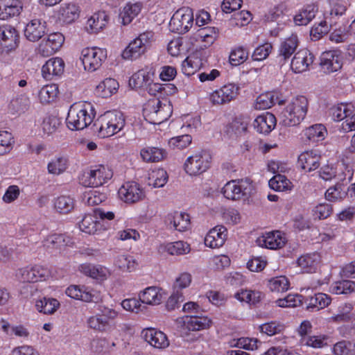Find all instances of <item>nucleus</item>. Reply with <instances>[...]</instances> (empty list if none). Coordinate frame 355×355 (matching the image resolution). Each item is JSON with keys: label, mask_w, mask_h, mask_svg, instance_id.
I'll use <instances>...</instances> for the list:
<instances>
[{"label": "nucleus", "mask_w": 355, "mask_h": 355, "mask_svg": "<svg viewBox=\"0 0 355 355\" xmlns=\"http://www.w3.org/2000/svg\"><path fill=\"white\" fill-rule=\"evenodd\" d=\"M141 335L146 342L157 349H165L169 345L166 335L153 328L143 329Z\"/></svg>", "instance_id": "dca6fc26"}, {"label": "nucleus", "mask_w": 355, "mask_h": 355, "mask_svg": "<svg viewBox=\"0 0 355 355\" xmlns=\"http://www.w3.org/2000/svg\"><path fill=\"white\" fill-rule=\"evenodd\" d=\"M21 10L22 3L19 0H0V19L17 16Z\"/></svg>", "instance_id": "b1692460"}, {"label": "nucleus", "mask_w": 355, "mask_h": 355, "mask_svg": "<svg viewBox=\"0 0 355 355\" xmlns=\"http://www.w3.org/2000/svg\"><path fill=\"white\" fill-rule=\"evenodd\" d=\"M351 106L347 104H338L334 105L330 110V114L334 121H340L343 119H347L349 115H351L353 110L350 107Z\"/></svg>", "instance_id": "37998d69"}, {"label": "nucleus", "mask_w": 355, "mask_h": 355, "mask_svg": "<svg viewBox=\"0 0 355 355\" xmlns=\"http://www.w3.org/2000/svg\"><path fill=\"white\" fill-rule=\"evenodd\" d=\"M251 191V186L246 180H231L223 188L224 196L230 200H238L248 198Z\"/></svg>", "instance_id": "9d476101"}, {"label": "nucleus", "mask_w": 355, "mask_h": 355, "mask_svg": "<svg viewBox=\"0 0 355 355\" xmlns=\"http://www.w3.org/2000/svg\"><path fill=\"white\" fill-rule=\"evenodd\" d=\"M69 238L61 234H54L48 236L43 241L46 248L58 249L68 244Z\"/></svg>", "instance_id": "58836bf2"}, {"label": "nucleus", "mask_w": 355, "mask_h": 355, "mask_svg": "<svg viewBox=\"0 0 355 355\" xmlns=\"http://www.w3.org/2000/svg\"><path fill=\"white\" fill-rule=\"evenodd\" d=\"M249 120L243 116L236 117L225 127V132L230 138L239 137L248 132Z\"/></svg>", "instance_id": "5701e85b"}, {"label": "nucleus", "mask_w": 355, "mask_h": 355, "mask_svg": "<svg viewBox=\"0 0 355 355\" xmlns=\"http://www.w3.org/2000/svg\"><path fill=\"white\" fill-rule=\"evenodd\" d=\"M197 37L205 42V47L212 44L218 37V30L215 27H205L198 31Z\"/></svg>", "instance_id": "a19ab883"}, {"label": "nucleus", "mask_w": 355, "mask_h": 355, "mask_svg": "<svg viewBox=\"0 0 355 355\" xmlns=\"http://www.w3.org/2000/svg\"><path fill=\"white\" fill-rule=\"evenodd\" d=\"M119 196L128 204H135L143 200L146 197L143 188L136 182H125L119 189Z\"/></svg>", "instance_id": "9b49d317"}, {"label": "nucleus", "mask_w": 355, "mask_h": 355, "mask_svg": "<svg viewBox=\"0 0 355 355\" xmlns=\"http://www.w3.org/2000/svg\"><path fill=\"white\" fill-rule=\"evenodd\" d=\"M320 66L327 74L337 71L343 66L342 56L336 51L323 52L320 56Z\"/></svg>", "instance_id": "f8f14e48"}, {"label": "nucleus", "mask_w": 355, "mask_h": 355, "mask_svg": "<svg viewBox=\"0 0 355 355\" xmlns=\"http://www.w3.org/2000/svg\"><path fill=\"white\" fill-rule=\"evenodd\" d=\"M259 329L261 333L271 336L282 334L285 329V326L279 322L271 321L261 324Z\"/></svg>", "instance_id": "8fccbe9b"}, {"label": "nucleus", "mask_w": 355, "mask_h": 355, "mask_svg": "<svg viewBox=\"0 0 355 355\" xmlns=\"http://www.w3.org/2000/svg\"><path fill=\"white\" fill-rule=\"evenodd\" d=\"M184 323L189 331H200L209 328L211 320L205 316L191 315L185 317Z\"/></svg>", "instance_id": "c85d7f7f"}, {"label": "nucleus", "mask_w": 355, "mask_h": 355, "mask_svg": "<svg viewBox=\"0 0 355 355\" xmlns=\"http://www.w3.org/2000/svg\"><path fill=\"white\" fill-rule=\"evenodd\" d=\"M272 49V46L270 43L266 42L259 45L254 49L252 55V58L255 61H262L268 57Z\"/></svg>", "instance_id": "338daca9"}, {"label": "nucleus", "mask_w": 355, "mask_h": 355, "mask_svg": "<svg viewBox=\"0 0 355 355\" xmlns=\"http://www.w3.org/2000/svg\"><path fill=\"white\" fill-rule=\"evenodd\" d=\"M320 261V255L313 253L301 256L297 259V263L303 272H313L315 271Z\"/></svg>", "instance_id": "c756f323"}, {"label": "nucleus", "mask_w": 355, "mask_h": 355, "mask_svg": "<svg viewBox=\"0 0 355 355\" xmlns=\"http://www.w3.org/2000/svg\"><path fill=\"white\" fill-rule=\"evenodd\" d=\"M328 20L327 15L324 17V19L322 20L318 24H315L311 29L310 35L313 40H318L324 34H327L330 31L329 21Z\"/></svg>", "instance_id": "79ce46f5"}, {"label": "nucleus", "mask_w": 355, "mask_h": 355, "mask_svg": "<svg viewBox=\"0 0 355 355\" xmlns=\"http://www.w3.org/2000/svg\"><path fill=\"white\" fill-rule=\"evenodd\" d=\"M97 219L94 218V216L91 215L85 216L83 220L79 223V227L82 232L87 234H94L97 230Z\"/></svg>", "instance_id": "0e129e2a"}, {"label": "nucleus", "mask_w": 355, "mask_h": 355, "mask_svg": "<svg viewBox=\"0 0 355 355\" xmlns=\"http://www.w3.org/2000/svg\"><path fill=\"white\" fill-rule=\"evenodd\" d=\"M66 294L73 299L80 300L86 302L97 303L100 300L98 291L88 287L71 285L66 290Z\"/></svg>", "instance_id": "ddd939ff"}, {"label": "nucleus", "mask_w": 355, "mask_h": 355, "mask_svg": "<svg viewBox=\"0 0 355 355\" xmlns=\"http://www.w3.org/2000/svg\"><path fill=\"white\" fill-rule=\"evenodd\" d=\"M335 153V147L331 144H318L315 145L312 148H308L304 150L300 155H304L305 154L311 155H326V154Z\"/></svg>", "instance_id": "3c124183"}, {"label": "nucleus", "mask_w": 355, "mask_h": 355, "mask_svg": "<svg viewBox=\"0 0 355 355\" xmlns=\"http://www.w3.org/2000/svg\"><path fill=\"white\" fill-rule=\"evenodd\" d=\"M58 94V88L56 85H46L40 89L39 97L42 103H49L56 98Z\"/></svg>", "instance_id": "c03bdc74"}, {"label": "nucleus", "mask_w": 355, "mask_h": 355, "mask_svg": "<svg viewBox=\"0 0 355 355\" xmlns=\"http://www.w3.org/2000/svg\"><path fill=\"white\" fill-rule=\"evenodd\" d=\"M75 200L69 196H60L54 201V207L60 214H68L74 208Z\"/></svg>", "instance_id": "e433bc0d"}, {"label": "nucleus", "mask_w": 355, "mask_h": 355, "mask_svg": "<svg viewBox=\"0 0 355 355\" xmlns=\"http://www.w3.org/2000/svg\"><path fill=\"white\" fill-rule=\"evenodd\" d=\"M64 62L60 58L49 59L43 65L42 73L45 79H51L52 76L61 75L64 71Z\"/></svg>", "instance_id": "a878e982"}, {"label": "nucleus", "mask_w": 355, "mask_h": 355, "mask_svg": "<svg viewBox=\"0 0 355 355\" xmlns=\"http://www.w3.org/2000/svg\"><path fill=\"white\" fill-rule=\"evenodd\" d=\"M108 21V16L104 11L95 13L89 19V25L94 31L102 30Z\"/></svg>", "instance_id": "864d4df0"}, {"label": "nucleus", "mask_w": 355, "mask_h": 355, "mask_svg": "<svg viewBox=\"0 0 355 355\" xmlns=\"http://www.w3.org/2000/svg\"><path fill=\"white\" fill-rule=\"evenodd\" d=\"M124 125L125 119L121 112L108 111L97 119L94 128L98 137L105 138L120 131Z\"/></svg>", "instance_id": "f03ea898"}, {"label": "nucleus", "mask_w": 355, "mask_h": 355, "mask_svg": "<svg viewBox=\"0 0 355 355\" xmlns=\"http://www.w3.org/2000/svg\"><path fill=\"white\" fill-rule=\"evenodd\" d=\"M239 87L234 84H227L210 94V101L214 105H222L234 99L239 94Z\"/></svg>", "instance_id": "4468645a"}, {"label": "nucleus", "mask_w": 355, "mask_h": 355, "mask_svg": "<svg viewBox=\"0 0 355 355\" xmlns=\"http://www.w3.org/2000/svg\"><path fill=\"white\" fill-rule=\"evenodd\" d=\"M46 33V21L34 19L28 22L24 29V35L31 42L40 40Z\"/></svg>", "instance_id": "6ab92c4d"}, {"label": "nucleus", "mask_w": 355, "mask_h": 355, "mask_svg": "<svg viewBox=\"0 0 355 355\" xmlns=\"http://www.w3.org/2000/svg\"><path fill=\"white\" fill-rule=\"evenodd\" d=\"M17 35L10 26H0V51H10L16 46Z\"/></svg>", "instance_id": "412c9836"}, {"label": "nucleus", "mask_w": 355, "mask_h": 355, "mask_svg": "<svg viewBox=\"0 0 355 355\" xmlns=\"http://www.w3.org/2000/svg\"><path fill=\"white\" fill-rule=\"evenodd\" d=\"M234 297L241 302L255 304L260 301L261 294L252 291L241 290L235 293Z\"/></svg>", "instance_id": "052dcab7"}, {"label": "nucleus", "mask_w": 355, "mask_h": 355, "mask_svg": "<svg viewBox=\"0 0 355 355\" xmlns=\"http://www.w3.org/2000/svg\"><path fill=\"white\" fill-rule=\"evenodd\" d=\"M253 125L258 132L268 134L276 125V118L272 113L266 112L258 116L254 119Z\"/></svg>", "instance_id": "393cba45"}, {"label": "nucleus", "mask_w": 355, "mask_h": 355, "mask_svg": "<svg viewBox=\"0 0 355 355\" xmlns=\"http://www.w3.org/2000/svg\"><path fill=\"white\" fill-rule=\"evenodd\" d=\"M59 306L60 303L56 299L46 297L37 300L35 304L37 310L44 314L53 313Z\"/></svg>", "instance_id": "4c0bfd02"}, {"label": "nucleus", "mask_w": 355, "mask_h": 355, "mask_svg": "<svg viewBox=\"0 0 355 355\" xmlns=\"http://www.w3.org/2000/svg\"><path fill=\"white\" fill-rule=\"evenodd\" d=\"M114 264L121 270L128 272L135 270L137 265L132 257L124 254L117 256L115 259Z\"/></svg>", "instance_id": "09e8293b"}, {"label": "nucleus", "mask_w": 355, "mask_h": 355, "mask_svg": "<svg viewBox=\"0 0 355 355\" xmlns=\"http://www.w3.org/2000/svg\"><path fill=\"white\" fill-rule=\"evenodd\" d=\"M165 250L171 255H181L189 253L190 246L187 243L180 241L168 243L165 246Z\"/></svg>", "instance_id": "603ef678"}, {"label": "nucleus", "mask_w": 355, "mask_h": 355, "mask_svg": "<svg viewBox=\"0 0 355 355\" xmlns=\"http://www.w3.org/2000/svg\"><path fill=\"white\" fill-rule=\"evenodd\" d=\"M257 242L260 246L275 250L284 247L286 240L280 232L276 231L266 233L261 238H259Z\"/></svg>", "instance_id": "4be33fe9"}, {"label": "nucleus", "mask_w": 355, "mask_h": 355, "mask_svg": "<svg viewBox=\"0 0 355 355\" xmlns=\"http://www.w3.org/2000/svg\"><path fill=\"white\" fill-rule=\"evenodd\" d=\"M320 157H298L297 165L305 171H311L320 166Z\"/></svg>", "instance_id": "bf43d9fd"}, {"label": "nucleus", "mask_w": 355, "mask_h": 355, "mask_svg": "<svg viewBox=\"0 0 355 355\" xmlns=\"http://www.w3.org/2000/svg\"><path fill=\"white\" fill-rule=\"evenodd\" d=\"M167 221L169 222L170 225H173L175 230L183 232L189 225L190 219L187 214L175 212L168 215Z\"/></svg>", "instance_id": "7c9ffc66"}, {"label": "nucleus", "mask_w": 355, "mask_h": 355, "mask_svg": "<svg viewBox=\"0 0 355 355\" xmlns=\"http://www.w3.org/2000/svg\"><path fill=\"white\" fill-rule=\"evenodd\" d=\"M61 19L66 23H71L78 17V9L75 4H67L60 10Z\"/></svg>", "instance_id": "5fc2aeb1"}, {"label": "nucleus", "mask_w": 355, "mask_h": 355, "mask_svg": "<svg viewBox=\"0 0 355 355\" xmlns=\"http://www.w3.org/2000/svg\"><path fill=\"white\" fill-rule=\"evenodd\" d=\"M275 104L274 95L268 92L260 94L256 99L254 107L257 110H266Z\"/></svg>", "instance_id": "69168bd1"}, {"label": "nucleus", "mask_w": 355, "mask_h": 355, "mask_svg": "<svg viewBox=\"0 0 355 355\" xmlns=\"http://www.w3.org/2000/svg\"><path fill=\"white\" fill-rule=\"evenodd\" d=\"M314 60L313 54L308 49H304L297 51L291 60V69L295 73L306 71Z\"/></svg>", "instance_id": "f3484780"}, {"label": "nucleus", "mask_w": 355, "mask_h": 355, "mask_svg": "<svg viewBox=\"0 0 355 355\" xmlns=\"http://www.w3.org/2000/svg\"><path fill=\"white\" fill-rule=\"evenodd\" d=\"M248 51L243 46L232 50L230 55V62L232 65L238 66L243 63L248 58Z\"/></svg>", "instance_id": "6e6d98bb"}, {"label": "nucleus", "mask_w": 355, "mask_h": 355, "mask_svg": "<svg viewBox=\"0 0 355 355\" xmlns=\"http://www.w3.org/2000/svg\"><path fill=\"white\" fill-rule=\"evenodd\" d=\"M153 33L146 31L141 33L137 38L131 41L122 53L124 59H137L144 54L149 48Z\"/></svg>", "instance_id": "423d86ee"}, {"label": "nucleus", "mask_w": 355, "mask_h": 355, "mask_svg": "<svg viewBox=\"0 0 355 355\" xmlns=\"http://www.w3.org/2000/svg\"><path fill=\"white\" fill-rule=\"evenodd\" d=\"M211 157H188L184 163V170L190 175H196L206 171Z\"/></svg>", "instance_id": "a211bd4d"}, {"label": "nucleus", "mask_w": 355, "mask_h": 355, "mask_svg": "<svg viewBox=\"0 0 355 355\" xmlns=\"http://www.w3.org/2000/svg\"><path fill=\"white\" fill-rule=\"evenodd\" d=\"M141 9V5L140 3H127L119 15L122 19V24L123 25L129 24L140 12Z\"/></svg>", "instance_id": "f704fd0d"}, {"label": "nucleus", "mask_w": 355, "mask_h": 355, "mask_svg": "<svg viewBox=\"0 0 355 355\" xmlns=\"http://www.w3.org/2000/svg\"><path fill=\"white\" fill-rule=\"evenodd\" d=\"M332 292L337 295L349 294L354 291L355 282L350 280H342L335 283L331 288Z\"/></svg>", "instance_id": "680f3d73"}, {"label": "nucleus", "mask_w": 355, "mask_h": 355, "mask_svg": "<svg viewBox=\"0 0 355 355\" xmlns=\"http://www.w3.org/2000/svg\"><path fill=\"white\" fill-rule=\"evenodd\" d=\"M160 291L161 289L156 286L148 287L139 294V299L147 304H159L162 299Z\"/></svg>", "instance_id": "2f4dec72"}, {"label": "nucleus", "mask_w": 355, "mask_h": 355, "mask_svg": "<svg viewBox=\"0 0 355 355\" xmlns=\"http://www.w3.org/2000/svg\"><path fill=\"white\" fill-rule=\"evenodd\" d=\"M64 40V36L60 33L49 35L47 38L42 40L39 46L40 53L44 57L53 55L62 46Z\"/></svg>", "instance_id": "2eb2a0df"}, {"label": "nucleus", "mask_w": 355, "mask_h": 355, "mask_svg": "<svg viewBox=\"0 0 355 355\" xmlns=\"http://www.w3.org/2000/svg\"><path fill=\"white\" fill-rule=\"evenodd\" d=\"M119 87L118 82L114 78H106L96 88V93L103 98H107L116 92Z\"/></svg>", "instance_id": "72a5a7b5"}, {"label": "nucleus", "mask_w": 355, "mask_h": 355, "mask_svg": "<svg viewBox=\"0 0 355 355\" xmlns=\"http://www.w3.org/2000/svg\"><path fill=\"white\" fill-rule=\"evenodd\" d=\"M60 124V119L57 116H49L46 117L43 121V131L47 135H51L56 131Z\"/></svg>", "instance_id": "774afa93"}, {"label": "nucleus", "mask_w": 355, "mask_h": 355, "mask_svg": "<svg viewBox=\"0 0 355 355\" xmlns=\"http://www.w3.org/2000/svg\"><path fill=\"white\" fill-rule=\"evenodd\" d=\"M151 81L150 75L144 70H139L135 73L129 80V85L132 88L138 89L145 87Z\"/></svg>", "instance_id": "ea45409f"}, {"label": "nucleus", "mask_w": 355, "mask_h": 355, "mask_svg": "<svg viewBox=\"0 0 355 355\" xmlns=\"http://www.w3.org/2000/svg\"><path fill=\"white\" fill-rule=\"evenodd\" d=\"M106 51L100 48H85L81 52L80 60L85 70L94 71L106 59Z\"/></svg>", "instance_id": "1a4fd4ad"}, {"label": "nucleus", "mask_w": 355, "mask_h": 355, "mask_svg": "<svg viewBox=\"0 0 355 355\" xmlns=\"http://www.w3.org/2000/svg\"><path fill=\"white\" fill-rule=\"evenodd\" d=\"M299 45V40L295 34L286 38L280 44L278 58L280 62H285L295 53Z\"/></svg>", "instance_id": "bb28decb"}, {"label": "nucleus", "mask_w": 355, "mask_h": 355, "mask_svg": "<svg viewBox=\"0 0 355 355\" xmlns=\"http://www.w3.org/2000/svg\"><path fill=\"white\" fill-rule=\"evenodd\" d=\"M269 288L273 292H284L288 289L289 281L285 276L272 278L269 281Z\"/></svg>", "instance_id": "e2e57ef3"}, {"label": "nucleus", "mask_w": 355, "mask_h": 355, "mask_svg": "<svg viewBox=\"0 0 355 355\" xmlns=\"http://www.w3.org/2000/svg\"><path fill=\"white\" fill-rule=\"evenodd\" d=\"M193 22V11L188 7L178 9L172 16L169 27L173 32L183 34L189 31Z\"/></svg>", "instance_id": "0eeeda50"}, {"label": "nucleus", "mask_w": 355, "mask_h": 355, "mask_svg": "<svg viewBox=\"0 0 355 355\" xmlns=\"http://www.w3.org/2000/svg\"><path fill=\"white\" fill-rule=\"evenodd\" d=\"M94 108L89 103H76L71 105L66 119L67 126L71 130H80L93 121Z\"/></svg>", "instance_id": "f257e3e1"}, {"label": "nucleus", "mask_w": 355, "mask_h": 355, "mask_svg": "<svg viewBox=\"0 0 355 355\" xmlns=\"http://www.w3.org/2000/svg\"><path fill=\"white\" fill-rule=\"evenodd\" d=\"M347 195L343 183H337L329 187L325 192V198L329 201H336L343 199Z\"/></svg>", "instance_id": "a18cd8bd"}, {"label": "nucleus", "mask_w": 355, "mask_h": 355, "mask_svg": "<svg viewBox=\"0 0 355 355\" xmlns=\"http://www.w3.org/2000/svg\"><path fill=\"white\" fill-rule=\"evenodd\" d=\"M14 142V138L10 132L0 131V155L9 153Z\"/></svg>", "instance_id": "13d9d810"}, {"label": "nucleus", "mask_w": 355, "mask_h": 355, "mask_svg": "<svg viewBox=\"0 0 355 355\" xmlns=\"http://www.w3.org/2000/svg\"><path fill=\"white\" fill-rule=\"evenodd\" d=\"M269 187L277 191H282L288 189L291 182L285 175L277 174L269 182Z\"/></svg>", "instance_id": "4d7b16f0"}, {"label": "nucleus", "mask_w": 355, "mask_h": 355, "mask_svg": "<svg viewBox=\"0 0 355 355\" xmlns=\"http://www.w3.org/2000/svg\"><path fill=\"white\" fill-rule=\"evenodd\" d=\"M168 174L166 171L162 168L153 171L149 177V185H152L155 188L163 187L168 181Z\"/></svg>", "instance_id": "de8ad7c7"}, {"label": "nucleus", "mask_w": 355, "mask_h": 355, "mask_svg": "<svg viewBox=\"0 0 355 355\" xmlns=\"http://www.w3.org/2000/svg\"><path fill=\"white\" fill-rule=\"evenodd\" d=\"M112 171L108 167L100 164L89 171H85L79 176V182L85 187H98L110 180Z\"/></svg>", "instance_id": "39448f33"}, {"label": "nucleus", "mask_w": 355, "mask_h": 355, "mask_svg": "<svg viewBox=\"0 0 355 355\" xmlns=\"http://www.w3.org/2000/svg\"><path fill=\"white\" fill-rule=\"evenodd\" d=\"M172 112V105L167 100H150L144 108L146 120L152 124H160L166 121L171 116Z\"/></svg>", "instance_id": "20e7f679"}, {"label": "nucleus", "mask_w": 355, "mask_h": 355, "mask_svg": "<svg viewBox=\"0 0 355 355\" xmlns=\"http://www.w3.org/2000/svg\"><path fill=\"white\" fill-rule=\"evenodd\" d=\"M318 6L315 4H308L304 6L298 13H297L293 17V21L297 26H306L313 19L315 18L316 13L318 12Z\"/></svg>", "instance_id": "cd10ccee"}, {"label": "nucleus", "mask_w": 355, "mask_h": 355, "mask_svg": "<svg viewBox=\"0 0 355 355\" xmlns=\"http://www.w3.org/2000/svg\"><path fill=\"white\" fill-rule=\"evenodd\" d=\"M308 105V100L304 96L293 98L281 114L282 123L286 126L300 124L306 116Z\"/></svg>", "instance_id": "7ed1b4c3"}, {"label": "nucleus", "mask_w": 355, "mask_h": 355, "mask_svg": "<svg viewBox=\"0 0 355 355\" xmlns=\"http://www.w3.org/2000/svg\"><path fill=\"white\" fill-rule=\"evenodd\" d=\"M116 315L117 313L114 310L104 308L100 313L89 318L87 324L94 330L101 332L108 331L112 329V322Z\"/></svg>", "instance_id": "6e6552de"}, {"label": "nucleus", "mask_w": 355, "mask_h": 355, "mask_svg": "<svg viewBox=\"0 0 355 355\" xmlns=\"http://www.w3.org/2000/svg\"><path fill=\"white\" fill-rule=\"evenodd\" d=\"M327 135V129L322 124L313 125L305 130V135L307 139L313 142H319L324 140Z\"/></svg>", "instance_id": "c9c22d12"}, {"label": "nucleus", "mask_w": 355, "mask_h": 355, "mask_svg": "<svg viewBox=\"0 0 355 355\" xmlns=\"http://www.w3.org/2000/svg\"><path fill=\"white\" fill-rule=\"evenodd\" d=\"M227 228L217 225L209 230L205 238V244L211 248L221 247L227 239Z\"/></svg>", "instance_id": "aec40b11"}, {"label": "nucleus", "mask_w": 355, "mask_h": 355, "mask_svg": "<svg viewBox=\"0 0 355 355\" xmlns=\"http://www.w3.org/2000/svg\"><path fill=\"white\" fill-rule=\"evenodd\" d=\"M107 198V195L98 190H91L85 192L83 196V200L89 206H94L101 204Z\"/></svg>", "instance_id": "49530a36"}, {"label": "nucleus", "mask_w": 355, "mask_h": 355, "mask_svg": "<svg viewBox=\"0 0 355 355\" xmlns=\"http://www.w3.org/2000/svg\"><path fill=\"white\" fill-rule=\"evenodd\" d=\"M331 297L327 294L318 293L310 297L306 309L313 311L314 309L318 311L327 307L330 304Z\"/></svg>", "instance_id": "473e14b6"}]
</instances>
